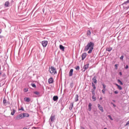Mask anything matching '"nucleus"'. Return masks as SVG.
Listing matches in <instances>:
<instances>
[{"label":"nucleus","mask_w":129,"mask_h":129,"mask_svg":"<svg viewBox=\"0 0 129 129\" xmlns=\"http://www.w3.org/2000/svg\"><path fill=\"white\" fill-rule=\"evenodd\" d=\"M59 49L61 51H64L65 50V47H64V46H63L62 44H60L59 45Z\"/></svg>","instance_id":"obj_17"},{"label":"nucleus","mask_w":129,"mask_h":129,"mask_svg":"<svg viewBox=\"0 0 129 129\" xmlns=\"http://www.w3.org/2000/svg\"><path fill=\"white\" fill-rule=\"evenodd\" d=\"M76 70H80V67L79 66H76V67L75 68Z\"/></svg>","instance_id":"obj_30"},{"label":"nucleus","mask_w":129,"mask_h":129,"mask_svg":"<svg viewBox=\"0 0 129 129\" xmlns=\"http://www.w3.org/2000/svg\"><path fill=\"white\" fill-rule=\"evenodd\" d=\"M112 50V47H106V51H107L108 52H110Z\"/></svg>","instance_id":"obj_24"},{"label":"nucleus","mask_w":129,"mask_h":129,"mask_svg":"<svg viewBox=\"0 0 129 129\" xmlns=\"http://www.w3.org/2000/svg\"><path fill=\"white\" fill-rule=\"evenodd\" d=\"M104 129H107V127H104Z\"/></svg>","instance_id":"obj_59"},{"label":"nucleus","mask_w":129,"mask_h":129,"mask_svg":"<svg viewBox=\"0 0 129 129\" xmlns=\"http://www.w3.org/2000/svg\"><path fill=\"white\" fill-rule=\"evenodd\" d=\"M70 87L73 88L74 87V83L73 82L71 83Z\"/></svg>","instance_id":"obj_31"},{"label":"nucleus","mask_w":129,"mask_h":129,"mask_svg":"<svg viewBox=\"0 0 129 129\" xmlns=\"http://www.w3.org/2000/svg\"><path fill=\"white\" fill-rule=\"evenodd\" d=\"M97 106L99 109L101 111V112H103V107L100 104H97Z\"/></svg>","instance_id":"obj_9"},{"label":"nucleus","mask_w":129,"mask_h":129,"mask_svg":"<svg viewBox=\"0 0 129 129\" xmlns=\"http://www.w3.org/2000/svg\"><path fill=\"white\" fill-rule=\"evenodd\" d=\"M8 103V104H10V102H8V103Z\"/></svg>","instance_id":"obj_57"},{"label":"nucleus","mask_w":129,"mask_h":129,"mask_svg":"<svg viewBox=\"0 0 129 129\" xmlns=\"http://www.w3.org/2000/svg\"><path fill=\"white\" fill-rule=\"evenodd\" d=\"M58 99H59V97L57 95L54 96L53 97V101H55L56 102H57V101H58Z\"/></svg>","instance_id":"obj_12"},{"label":"nucleus","mask_w":129,"mask_h":129,"mask_svg":"<svg viewBox=\"0 0 129 129\" xmlns=\"http://www.w3.org/2000/svg\"><path fill=\"white\" fill-rule=\"evenodd\" d=\"M22 114H23V118L24 117H30V114H29V113H23Z\"/></svg>","instance_id":"obj_14"},{"label":"nucleus","mask_w":129,"mask_h":129,"mask_svg":"<svg viewBox=\"0 0 129 129\" xmlns=\"http://www.w3.org/2000/svg\"><path fill=\"white\" fill-rule=\"evenodd\" d=\"M111 104H112V105H113V106H114V107H116V105L114 103H113L112 102H111Z\"/></svg>","instance_id":"obj_40"},{"label":"nucleus","mask_w":129,"mask_h":129,"mask_svg":"<svg viewBox=\"0 0 129 129\" xmlns=\"http://www.w3.org/2000/svg\"><path fill=\"white\" fill-rule=\"evenodd\" d=\"M33 93L34 94H35L36 95H39L40 94V92H39L38 91H35L33 92Z\"/></svg>","instance_id":"obj_33"},{"label":"nucleus","mask_w":129,"mask_h":129,"mask_svg":"<svg viewBox=\"0 0 129 129\" xmlns=\"http://www.w3.org/2000/svg\"><path fill=\"white\" fill-rule=\"evenodd\" d=\"M63 108H64V107L61 108V110H63Z\"/></svg>","instance_id":"obj_60"},{"label":"nucleus","mask_w":129,"mask_h":129,"mask_svg":"<svg viewBox=\"0 0 129 129\" xmlns=\"http://www.w3.org/2000/svg\"><path fill=\"white\" fill-rule=\"evenodd\" d=\"M48 82L49 84H52L54 83V79H53V77H50L48 80Z\"/></svg>","instance_id":"obj_5"},{"label":"nucleus","mask_w":129,"mask_h":129,"mask_svg":"<svg viewBox=\"0 0 129 129\" xmlns=\"http://www.w3.org/2000/svg\"><path fill=\"white\" fill-rule=\"evenodd\" d=\"M94 49V42L92 41H90L88 43L87 45L85 47L84 51H88V54H91L92 51Z\"/></svg>","instance_id":"obj_1"},{"label":"nucleus","mask_w":129,"mask_h":129,"mask_svg":"<svg viewBox=\"0 0 129 129\" xmlns=\"http://www.w3.org/2000/svg\"><path fill=\"white\" fill-rule=\"evenodd\" d=\"M57 128L58 129V127H57Z\"/></svg>","instance_id":"obj_64"},{"label":"nucleus","mask_w":129,"mask_h":129,"mask_svg":"<svg viewBox=\"0 0 129 129\" xmlns=\"http://www.w3.org/2000/svg\"><path fill=\"white\" fill-rule=\"evenodd\" d=\"M123 8L124 10H128L129 6L125 7L124 5V6H123Z\"/></svg>","instance_id":"obj_36"},{"label":"nucleus","mask_w":129,"mask_h":129,"mask_svg":"<svg viewBox=\"0 0 129 129\" xmlns=\"http://www.w3.org/2000/svg\"><path fill=\"white\" fill-rule=\"evenodd\" d=\"M54 120H55V115L51 114L49 118V121L51 122H53Z\"/></svg>","instance_id":"obj_6"},{"label":"nucleus","mask_w":129,"mask_h":129,"mask_svg":"<svg viewBox=\"0 0 129 129\" xmlns=\"http://www.w3.org/2000/svg\"><path fill=\"white\" fill-rule=\"evenodd\" d=\"M73 78H76V74H74V76H73Z\"/></svg>","instance_id":"obj_48"},{"label":"nucleus","mask_w":129,"mask_h":129,"mask_svg":"<svg viewBox=\"0 0 129 129\" xmlns=\"http://www.w3.org/2000/svg\"><path fill=\"white\" fill-rule=\"evenodd\" d=\"M102 85L103 86V89H106L105 88H106V85H105L104 84H102Z\"/></svg>","instance_id":"obj_37"},{"label":"nucleus","mask_w":129,"mask_h":129,"mask_svg":"<svg viewBox=\"0 0 129 129\" xmlns=\"http://www.w3.org/2000/svg\"><path fill=\"white\" fill-rule=\"evenodd\" d=\"M129 3V0H127L125 2H124V3L122 4V6H124V5H126L127 4Z\"/></svg>","instance_id":"obj_28"},{"label":"nucleus","mask_w":129,"mask_h":129,"mask_svg":"<svg viewBox=\"0 0 129 129\" xmlns=\"http://www.w3.org/2000/svg\"><path fill=\"white\" fill-rule=\"evenodd\" d=\"M3 37H4V36H3L1 35V36H0V38H1V39H2V38H3Z\"/></svg>","instance_id":"obj_52"},{"label":"nucleus","mask_w":129,"mask_h":129,"mask_svg":"<svg viewBox=\"0 0 129 129\" xmlns=\"http://www.w3.org/2000/svg\"><path fill=\"white\" fill-rule=\"evenodd\" d=\"M92 98L93 99V101H95L96 100V97H95V96H92Z\"/></svg>","instance_id":"obj_34"},{"label":"nucleus","mask_w":129,"mask_h":129,"mask_svg":"<svg viewBox=\"0 0 129 129\" xmlns=\"http://www.w3.org/2000/svg\"><path fill=\"white\" fill-rule=\"evenodd\" d=\"M105 91H106L105 89H102V92L103 94H105Z\"/></svg>","instance_id":"obj_39"},{"label":"nucleus","mask_w":129,"mask_h":129,"mask_svg":"<svg viewBox=\"0 0 129 129\" xmlns=\"http://www.w3.org/2000/svg\"><path fill=\"white\" fill-rule=\"evenodd\" d=\"M117 81L118 83H119V84H120V85H123V83L122 82L121 80H120L119 79H117Z\"/></svg>","instance_id":"obj_25"},{"label":"nucleus","mask_w":129,"mask_h":129,"mask_svg":"<svg viewBox=\"0 0 129 129\" xmlns=\"http://www.w3.org/2000/svg\"><path fill=\"white\" fill-rule=\"evenodd\" d=\"M41 44L44 48H45V47H47V45H48V41L47 40L42 41L41 42Z\"/></svg>","instance_id":"obj_3"},{"label":"nucleus","mask_w":129,"mask_h":129,"mask_svg":"<svg viewBox=\"0 0 129 129\" xmlns=\"http://www.w3.org/2000/svg\"><path fill=\"white\" fill-rule=\"evenodd\" d=\"M23 129H28V128H26V127H24Z\"/></svg>","instance_id":"obj_55"},{"label":"nucleus","mask_w":129,"mask_h":129,"mask_svg":"<svg viewBox=\"0 0 129 129\" xmlns=\"http://www.w3.org/2000/svg\"><path fill=\"white\" fill-rule=\"evenodd\" d=\"M107 116L108 118H109V119H110V120H113V118H112V117H111V115H108Z\"/></svg>","instance_id":"obj_32"},{"label":"nucleus","mask_w":129,"mask_h":129,"mask_svg":"<svg viewBox=\"0 0 129 129\" xmlns=\"http://www.w3.org/2000/svg\"><path fill=\"white\" fill-rule=\"evenodd\" d=\"M114 85H115L117 87L119 90H121L122 89V88L121 87V86L120 85L117 84V83H115Z\"/></svg>","instance_id":"obj_20"},{"label":"nucleus","mask_w":129,"mask_h":129,"mask_svg":"<svg viewBox=\"0 0 129 129\" xmlns=\"http://www.w3.org/2000/svg\"><path fill=\"white\" fill-rule=\"evenodd\" d=\"M74 105V103L73 102L71 103V104H70V107H69L70 110H72V109H73Z\"/></svg>","instance_id":"obj_18"},{"label":"nucleus","mask_w":129,"mask_h":129,"mask_svg":"<svg viewBox=\"0 0 129 129\" xmlns=\"http://www.w3.org/2000/svg\"><path fill=\"white\" fill-rule=\"evenodd\" d=\"M92 87L93 88L92 89H93L94 90H96V87L95 86V84H94V83L92 82Z\"/></svg>","instance_id":"obj_23"},{"label":"nucleus","mask_w":129,"mask_h":129,"mask_svg":"<svg viewBox=\"0 0 129 129\" xmlns=\"http://www.w3.org/2000/svg\"><path fill=\"white\" fill-rule=\"evenodd\" d=\"M114 93L115 94H118V91H117V90H116V91H115L114 92Z\"/></svg>","instance_id":"obj_43"},{"label":"nucleus","mask_w":129,"mask_h":129,"mask_svg":"<svg viewBox=\"0 0 129 129\" xmlns=\"http://www.w3.org/2000/svg\"><path fill=\"white\" fill-rule=\"evenodd\" d=\"M93 96H95V93H92Z\"/></svg>","instance_id":"obj_47"},{"label":"nucleus","mask_w":129,"mask_h":129,"mask_svg":"<svg viewBox=\"0 0 129 129\" xmlns=\"http://www.w3.org/2000/svg\"><path fill=\"white\" fill-rule=\"evenodd\" d=\"M81 129H85V128L83 126H81Z\"/></svg>","instance_id":"obj_50"},{"label":"nucleus","mask_w":129,"mask_h":129,"mask_svg":"<svg viewBox=\"0 0 129 129\" xmlns=\"http://www.w3.org/2000/svg\"><path fill=\"white\" fill-rule=\"evenodd\" d=\"M19 111L22 110V111H25V109H24V107L21 106V108L18 109Z\"/></svg>","instance_id":"obj_27"},{"label":"nucleus","mask_w":129,"mask_h":129,"mask_svg":"<svg viewBox=\"0 0 129 129\" xmlns=\"http://www.w3.org/2000/svg\"><path fill=\"white\" fill-rule=\"evenodd\" d=\"M119 75H120V76H121L122 75V73L121 72H119Z\"/></svg>","instance_id":"obj_46"},{"label":"nucleus","mask_w":129,"mask_h":129,"mask_svg":"<svg viewBox=\"0 0 129 129\" xmlns=\"http://www.w3.org/2000/svg\"><path fill=\"white\" fill-rule=\"evenodd\" d=\"M31 86L33 87L34 88H36L37 87V86H36V84H34L33 83H32L31 84Z\"/></svg>","instance_id":"obj_29"},{"label":"nucleus","mask_w":129,"mask_h":129,"mask_svg":"<svg viewBox=\"0 0 129 129\" xmlns=\"http://www.w3.org/2000/svg\"><path fill=\"white\" fill-rule=\"evenodd\" d=\"M48 71L49 73H50V74H52V75H56V74H57L56 68H55L53 66H51L50 68H49Z\"/></svg>","instance_id":"obj_2"},{"label":"nucleus","mask_w":129,"mask_h":129,"mask_svg":"<svg viewBox=\"0 0 129 129\" xmlns=\"http://www.w3.org/2000/svg\"><path fill=\"white\" fill-rule=\"evenodd\" d=\"M24 92H28L29 91V89L28 88H24L23 90Z\"/></svg>","instance_id":"obj_35"},{"label":"nucleus","mask_w":129,"mask_h":129,"mask_svg":"<svg viewBox=\"0 0 129 129\" xmlns=\"http://www.w3.org/2000/svg\"><path fill=\"white\" fill-rule=\"evenodd\" d=\"M79 96L78 95V94H76L75 98V101L76 102H77V101H78V100H79Z\"/></svg>","instance_id":"obj_19"},{"label":"nucleus","mask_w":129,"mask_h":129,"mask_svg":"<svg viewBox=\"0 0 129 129\" xmlns=\"http://www.w3.org/2000/svg\"><path fill=\"white\" fill-rule=\"evenodd\" d=\"M2 32H3V31L2 30V29H0V34H2Z\"/></svg>","instance_id":"obj_49"},{"label":"nucleus","mask_w":129,"mask_h":129,"mask_svg":"<svg viewBox=\"0 0 129 129\" xmlns=\"http://www.w3.org/2000/svg\"><path fill=\"white\" fill-rule=\"evenodd\" d=\"M97 79V76H94V77L92 79L93 83H95V84H96L97 83V80H96Z\"/></svg>","instance_id":"obj_11"},{"label":"nucleus","mask_w":129,"mask_h":129,"mask_svg":"<svg viewBox=\"0 0 129 129\" xmlns=\"http://www.w3.org/2000/svg\"><path fill=\"white\" fill-rule=\"evenodd\" d=\"M73 71H74L73 69H71L70 70L69 74V77H72V76H73Z\"/></svg>","instance_id":"obj_8"},{"label":"nucleus","mask_w":129,"mask_h":129,"mask_svg":"<svg viewBox=\"0 0 129 129\" xmlns=\"http://www.w3.org/2000/svg\"><path fill=\"white\" fill-rule=\"evenodd\" d=\"M87 56V53H86V52H85L82 54L81 57H82V61H83V60H84V59L86 58Z\"/></svg>","instance_id":"obj_7"},{"label":"nucleus","mask_w":129,"mask_h":129,"mask_svg":"<svg viewBox=\"0 0 129 129\" xmlns=\"http://www.w3.org/2000/svg\"><path fill=\"white\" fill-rule=\"evenodd\" d=\"M112 101H113V102H115V100H112Z\"/></svg>","instance_id":"obj_56"},{"label":"nucleus","mask_w":129,"mask_h":129,"mask_svg":"<svg viewBox=\"0 0 129 129\" xmlns=\"http://www.w3.org/2000/svg\"><path fill=\"white\" fill-rule=\"evenodd\" d=\"M61 75H62V73H61Z\"/></svg>","instance_id":"obj_61"},{"label":"nucleus","mask_w":129,"mask_h":129,"mask_svg":"<svg viewBox=\"0 0 129 129\" xmlns=\"http://www.w3.org/2000/svg\"><path fill=\"white\" fill-rule=\"evenodd\" d=\"M23 118H24L23 113H21L17 115L16 119H17V120H20V119H23Z\"/></svg>","instance_id":"obj_4"},{"label":"nucleus","mask_w":129,"mask_h":129,"mask_svg":"<svg viewBox=\"0 0 129 129\" xmlns=\"http://www.w3.org/2000/svg\"><path fill=\"white\" fill-rule=\"evenodd\" d=\"M102 99V97H101L99 99V100H101Z\"/></svg>","instance_id":"obj_51"},{"label":"nucleus","mask_w":129,"mask_h":129,"mask_svg":"<svg viewBox=\"0 0 129 129\" xmlns=\"http://www.w3.org/2000/svg\"><path fill=\"white\" fill-rule=\"evenodd\" d=\"M42 12L44 13V12H45V9H42Z\"/></svg>","instance_id":"obj_54"},{"label":"nucleus","mask_w":129,"mask_h":129,"mask_svg":"<svg viewBox=\"0 0 129 129\" xmlns=\"http://www.w3.org/2000/svg\"><path fill=\"white\" fill-rule=\"evenodd\" d=\"M5 76H6V74H3V77H5Z\"/></svg>","instance_id":"obj_53"},{"label":"nucleus","mask_w":129,"mask_h":129,"mask_svg":"<svg viewBox=\"0 0 129 129\" xmlns=\"http://www.w3.org/2000/svg\"><path fill=\"white\" fill-rule=\"evenodd\" d=\"M11 115H15V113L17 112V110H16L15 108L11 109Z\"/></svg>","instance_id":"obj_15"},{"label":"nucleus","mask_w":129,"mask_h":129,"mask_svg":"<svg viewBox=\"0 0 129 129\" xmlns=\"http://www.w3.org/2000/svg\"><path fill=\"white\" fill-rule=\"evenodd\" d=\"M88 67H89V63H87L84 66V72H85L88 69Z\"/></svg>","instance_id":"obj_10"},{"label":"nucleus","mask_w":129,"mask_h":129,"mask_svg":"<svg viewBox=\"0 0 129 129\" xmlns=\"http://www.w3.org/2000/svg\"><path fill=\"white\" fill-rule=\"evenodd\" d=\"M50 124H51V123H50Z\"/></svg>","instance_id":"obj_63"},{"label":"nucleus","mask_w":129,"mask_h":129,"mask_svg":"<svg viewBox=\"0 0 129 129\" xmlns=\"http://www.w3.org/2000/svg\"><path fill=\"white\" fill-rule=\"evenodd\" d=\"M118 66H119L118 64H115L114 65L115 69H116V70H117V68L118 67Z\"/></svg>","instance_id":"obj_38"},{"label":"nucleus","mask_w":129,"mask_h":129,"mask_svg":"<svg viewBox=\"0 0 129 129\" xmlns=\"http://www.w3.org/2000/svg\"><path fill=\"white\" fill-rule=\"evenodd\" d=\"M2 75V73L0 72V76Z\"/></svg>","instance_id":"obj_58"},{"label":"nucleus","mask_w":129,"mask_h":129,"mask_svg":"<svg viewBox=\"0 0 129 129\" xmlns=\"http://www.w3.org/2000/svg\"><path fill=\"white\" fill-rule=\"evenodd\" d=\"M9 5L10 2H9V1H7L6 2H5V7H6V8H9Z\"/></svg>","instance_id":"obj_22"},{"label":"nucleus","mask_w":129,"mask_h":129,"mask_svg":"<svg viewBox=\"0 0 129 129\" xmlns=\"http://www.w3.org/2000/svg\"><path fill=\"white\" fill-rule=\"evenodd\" d=\"M125 69H128V65H126V66L124 67Z\"/></svg>","instance_id":"obj_45"},{"label":"nucleus","mask_w":129,"mask_h":129,"mask_svg":"<svg viewBox=\"0 0 129 129\" xmlns=\"http://www.w3.org/2000/svg\"><path fill=\"white\" fill-rule=\"evenodd\" d=\"M92 106V104H91V103H89L88 105V111H91Z\"/></svg>","instance_id":"obj_21"},{"label":"nucleus","mask_w":129,"mask_h":129,"mask_svg":"<svg viewBox=\"0 0 129 129\" xmlns=\"http://www.w3.org/2000/svg\"><path fill=\"white\" fill-rule=\"evenodd\" d=\"M86 35L88 38H90L91 37V31L89 30H87Z\"/></svg>","instance_id":"obj_13"},{"label":"nucleus","mask_w":129,"mask_h":129,"mask_svg":"<svg viewBox=\"0 0 129 129\" xmlns=\"http://www.w3.org/2000/svg\"><path fill=\"white\" fill-rule=\"evenodd\" d=\"M124 56H123V55H122L120 57V60H123V58H124Z\"/></svg>","instance_id":"obj_41"},{"label":"nucleus","mask_w":129,"mask_h":129,"mask_svg":"<svg viewBox=\"0 0 129 129\" xmlns=\"http://www.w3.org/2000/svg\"><path fill=\"white\" fill-rule=\"evenodd\" d=\"M91 92L92 93H95V90L91 89Z\"/></svg>","instance_id":"obj_42"},{"label":"nucleus","mask_w":129,"mask_h":129,"mask_svg":"<svg viewBox=\"0 0 129 129\" xmlns=\"http://www.w3.org/2000/svg\"><path fill=\"white\" fill-rule=\"evenodd\" d=\"M24 100L26 102H30V101H31V99L29 97H25Z\"/></svg>","instance_id":"obj_16"},{"label":"nucleus","mask_w":129,"mask_h":129,"mask_svg":"<svg viewBox=\"0 0 129 129\" xmlns=\"http://www.w3.org/2000/svg\"><path fill=\"white\" fill-rule=\"evenodd\" d=\"M3 104H6V103H8V102L7 101V99H6V98L4 97L3 99Z\"/></svg>","instance_id":"obj_26"},{"label":"nucleus","mask_w":129,"mask_h":129,"mask_svg":"<svg viewBox=\"0 0 129 129\" xmlns=\"http://www.w3.org/2000/svg\"><path fill=\"white\" fill-rule=\"evenodd\" d=\"M60 129H63V128H60Z\"/></svg>","instance_id":"obj_62"},{"label":"nucleus","mask_w":129,"mask_h":129,"mask_svg":"<svg viewBox=\"0 0 129 129\" xmlns=\"http://www.w3.org/2000/svg\"><path fill=\"white\" fill-rule=\"evenodd\" d=\"M129 124V120L128 121L126 122V124H125V126H126V125H128Z\"/></svg>","instance_id":"obj_44"}]
</instances>
